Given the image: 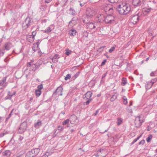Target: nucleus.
Here are the masks:
<instances>
[{
	"label": "nucleus",
	"mask_w": 157,
	"mask_h": 157,
	"mask_svg": "<svg viewBox=\"0 0 157 157\" xmlns=\"http://www.w3.org/2000/svg\"><path fill=\"white\" fill-rule=\"evenodd\" d=\"M117 10L121 14H127L131 10L130 6L125 2H120L117 6Z\"/></svg>",
	"instance_id": "1"
},
{
	"label": "nucleus",
	"mask_w": 157,
	"mask_h": 157,
	"mask_svg": "<svg viewBox=\"0 0 157 157\" xmlns=\"http://www.w3.org/2000/svg\"><path fill=\"white\" fill-rule=\"evenodd\" d=\"M32 19L28 17L25 19L22 24V28L23 30H26L33 24Z\"/></svg>",
	"instance_id": "2"
},
{
	"label": "nucleus",
	"mask_w": 157,
	"mask_h": 157,
	"mask_svg": "<svg viewBox=\"0 0 157 157\" xmlns=\"http://www.w3.org/2000/svg\"><path fill=\"white\" fill-rule=\"evenodd\" d=\"M27 128V122L24 121L21 123L18 128L17 132L21 134L23 133L26 130Z\"/></svg>",
	"instance_id": "3"
},
{
	"label": "nucleus",
	"mask_w": 157,
	"mask_h": 157,
	"mask_svg": "<svg viewBox=\"0 0 157 157\" xmlns=\"http://www.w3.org/2000/svg\"><path fill=\"white\" fill-rule=\"evenodd\" d=\"M144 120L140 116L136 117L135 121V125L136 127H140L143 122H144Z\"/></svg>",
	"instance_id": "4"
},
{
	"label": "nucleus",
	"mask_w": 157,
	"mask_h": 157,
	"mask_svg": "<svg viewBox=\"0 0 157 157\" xmlns=\"http://www.w3.org/2000/svg\"><path fill=\"white\" fill-rule=\"evenodd\" d=\"M104 9L106 12H107L109 13H111L113 12L115 8L109 4L105 5L104 7Z\"/></svg>",
	"instance_id": "5"
},
{
	"label": "nucleus",
	"mask_w": 157,
	"mask_h": 157,
	"mask_svg": "<svg viewBox=\"0 0 157 157\" xmlns=\"http://www.w3.org/2000/svg\"><path fill=\"white\" fill-rule=\"evenodd\" d=\"M106 23H113L115 22V18L112 15H108L105 19Z\"/></svg>",
	"instance_id": "6"
},
{
	"label": "nucleus",
	"mask_w": 157,
	"mask_h": 157,
	"mask_svg": "<svg viewBox=\"0 0 157 157\" xmlns=\"http://www.w3.org/2000/svg\"><path fill=\"white\" fill-rule=\"evenodd\" d=\"M88 8H87L86 11L82 16V20L84 23L87 26L88 23Z\"/></svg>",
	"instance_id": "7"
},
{
	"label": "nucleus",
	"mask_w": 157,
	"mask_h": 157,
	"mask_svg": "<svg viewBox=\"0 0 157 157\" xmlns=\"http://www.w3.org/2000/svg\"><path fill=\"white\" fill-rule=\"evenodd\" d=\"M63 88L62 86H59L57 87L56 90L53 92L52 96L58 95L59 96H62L63 95Z\"/></svg>",
	"instance_id": "8"
},
{
	"label": "nucleus",
	"mask_w": 157,
	"mask_h": 157,
	"mask_svg": "<svg viewBox=\"0 0 157 157\" xmlns=\"http://www.w3.org/2000/svg\"><path fill=\"white\" fill-rule=\"evenodd\" d=\"M107 153V151L103 149H100L97 151V154L96 156L98 157L100 156L102 157H105Z\"/></svg>",
	"instance_id": "9"
},
{
	"label": "nucleus",
	"mask_w": 157,
	"mask_h": 157,
	"mask_svg": "<svg viewBox=\"0 0 157 157\" xmlns=\"http://www.w3.org/2000/svg\"><path fill=\"white\" fill-rule=\"evenodd\" d=\"M70 120L71 123L72 124H76L78 122L77 117L75 115H73L70 117Z\"/></svg>",
	"instance_id": "10"
},
{
	"label": "nucleus",
	"mask_w": 157,
	"mask_h": 157,
	"mask_svg": "<svg viewBox=\"0 0 157 157\" xmlns=\"http://www.w3.org/2000/svg\"><path fill=\"white\" fill-rule=\"evenodd\" d=\"M97 23L95 24L93 23H89V29L90 31H95L96 30L97 27Z\"/></svg>",
	"instance_id": "11"
},
{
	"label": "nucleus",
	"mask_w": 157,
	"mask_h": 157,
	"mask_svg": "<svg viewBox=\"0 0 157 157\" xmlns=\"http://www.w3.org/2000/svg\"><path fill=\"white\" fill-rule=\"evenodd\" d=\"M139 16L136 14L133 16L131 19V22L133 24H136L139 21Z\"/></svg>",
	"instance_id": "12"
},
{
	"label": "nucleus",
	"mask_w": 157,
	"mask_h": 157,
	"mask_svg": "<svg viewBox=\"0 0 157 157\" xmlns=\"http://www.w3.org/2000/svg\"><path fill=\"white\" fill-rule=\"evenodd\" d=\"M12 47V44L11 43L9 42L5 43L4 47V49L6 50L7 51L9 50Z\"/></svg>",
	"instance_id": "13"
},
{
	"label": "nucleus",
	"mask_w": 157,
	"mask_h": 157,
	"mask_svg": "<svg viewBox=\"0 0 157 157\" xmlns=\"http://www.w3.org/2000/svg\"><path fill=\"white\" fill-rule=\"evenodd\" d=\"M6 78V77H4L2 80H0V86H3V87H5L7 85L6 83H5Z\"/></svg>",
	"instance_id": "14"
},
{
	"label": "nucleus",
	"mask_w": 157,
	"mask_h": 157,
	"mask_svg": "<svg viewBox=\"0 0 157 157\" xmlns=\"http://www.w3.org/2000/svg\"><path fill=\"white\" fill-rule=\"evenodd\" d=\"M42 125L41 121L40 120H38L37 122L34 124V127L36 128H38L39 127Z\"/></svg>",
	"instance_id": "15"
},
{
	"label": "nucleus",
	"mask_w": 157,
	"mask_h": 157,
	"mask_svg": "<svg viewBox=\"0 0 157 157\" xmlns=\"http://www.w3.org/2000/svg\"><path fill=\"white\" fill-rule=\"evenodd\" d=\"M11 153L10 151L6 150L2 153V155L4 156H6L7 157H9L11 154Z\"/></svg>",
	"instance_id": "16"
},
{
	"label": "nucleus",
	"mask_w": 157,
	"mask_h": 157,
	"mask_svg": "<svg viewBox=\"0 0 157 157\" xmlns=\"http://www.w3.org/2000/svg\"><path fill=\"white\" fill-rule=\"evenodd\" d=\"M31 150H33V151H35V152H33V155L34 157L35 156L38 154L40 151V149L39 148H35Z\"/></svg>",
	"instance_id": "17"
},
{
	"label": "nucleus",
	"mask_w": 157,
	"mask_h": 157,
	"mask_svg": "<svg viewBox=\"0 0 157 157\" xmlns=\"http://www.w3.org/2000/svg\"><path fill=\"white\" fill-rule=\"evenodd\" d=\"M77 32L74 29H71L69 32V34L71 36H73L76 35Z\"/></svg>",
	"instance_id": "18"
},
{
	"label": "nucleus",
	"mask_w": 157,
	"mask_h": 157,
	"mask_svg": "<svg viewBox=\"0 0 157 157\" xmlns=\"http://www.w3.org/2000/svg\"><path fill=\"white\" fill-rule=\"evenodd\" d=\"M88 93V91L86 92V93L83 96V99H86L87 100L86 102H84L83 103L84 105H88V98H87V94Z\"/></svg>",
	"instance_id": "19"
},
{
	"label": "nucleus",
	"mask_w": 157,
	"mask_h": 157,
	"mask_svg": "<svg viewBox=\"0 0 157 157\" xmlns=\"http://www.w3.org/2000/svg\"><path fill=\"white\" fill-rule=\"evenodd\" d=\"M141 3V1L140 0H132V4L135 6H137L139 5Z\"/></svg>",
	"instance_id": "20"
},
{
	"label": "nucleus",
	"mask_w": 157,
	"mask_h": 157,
	"mask_svg": "<svg viewBox=\"0 0 157 157\" xmlns=\"http://www.w3.org/2000/svg\"><path fill=\"white\" fill-rule=\"evenodd\" d=\"M35 36H34L33 35H29L27 36V39L29 40V38H31V40H29V42L30 43H32L35 39Z\"/></svg>",
	"instance_id": "21"
},
{
	"label": "nucleus",
	"mask_w": 157,
	"mask_h": 157,
	"mask_svg": "<svg viewBox=\"0 0 157 157\" xmlns=\"http://www.w3.org/2000/svg\"><path fill=\"white\" fill-rule=\"evenodd\" d=\"M33 151V150H31L28 152L26 154L25 157H34L32 153V152H35V151Z\"/></svg>",
	"instance_id": "22"
},
{
	"label": "nucleus",
	"mask_w": 157,
	"mask_h": 157,
	"mask_svg": "<svg viewBox=\"0 0 157 157\" xmlns=\"http://www.w3.org/2000/svg\"><path fill=\"white\" fill-rule=\"evenodd\" d=\"M95 14V11L94 10L90 9V11H89V17H91L94 16Z\"/></svg>",
	"instance_id": "23"
},
{
	"label": "nucleus",
	"mask_w": 157,
	"mask_h": 157,
	"mask_svg": "<svg viewBox=\"0 0 157 157\" xmlns=\"http://www.w3.org/2000/svg\"><path fill=\"white\" fill-rule=\"evenodd\" d=\"M98 19L100 22L105 21V17L102 14L99 15L98 16Z\"/></svg>",
	"instance_id": "24"
},
{
	"label": "nucleus",
	"mask_w": 157,
	"mask_h": 157,
	"mask_svg": "<svg viewBox=\"0 0 157 157\" xmlns=\"http://www.w3.org/2000/svg\"><path fill=\"white\" fill-rule=\"evenodd\" d=\"M69 11L71 15L73 16L75 15V11L74 9L71 7L69 10Z\"/></svg>",
	"instance_id": "25"
},
{
	"label": "nucleus",
	"mask_w": 157,
	"mask_h": 157,
	"mask_svg": "<svg viewBox=\"0 0 157 157\" xmlns=\"http://www.w3.org/2000/svg\"><path fill=\"white\" fill-rule=\"evenodd\" d=\"M37 69L36 66L35 64H32L30 68V71H35Z\"/></svg>",
	"instance_id": "26"
},
{
	"label": "nucleus",
	"mask_w": 157,
	"mask_h": 157,
	"mask_svg": "<svg viewBox=\"0 0 157 157\" xmlns=\"http://www.w3.org/2000/svg\"><path fill=\"white\" fill-rule=\"evenodd\" d=\"M123 122V120L120 118H118L117 120V124L118 125H121Z\"/></svg>",
	"instance_id": "27"
},
{
	"label": "nucleus",
	"mask_w": 157,
	"mask_h": 157,
	"mask_svg": "<svg viewBox=\"0 0 157 157\" xmlns=\"http://www.w3.org/2000/svg\"><path fill=\"white\" fill-rule=\"evenodd\" d=\"M41 93V90H36L35 91V94L37 97L39 96L40 95Z\"/></svg>",
	"instance_id": "28"
},
{
	"label": "nucleus",
	"mask_w": 157,
	"mask_h": 157,
	"mask_svg": "<svg viewBox=\"0 0 157 157\" xmlns=\"http://www.w3.org/2000/svg\"><path fill=\"white\" fill-rule=\"evenodd\" d=\"M72 52L71 51L69 50L68 49H67L66 50L65 54L66 55L68 56L71 54Z\"/></svg>",
	"instance_id": "29"
},
{
	"label": "nucleus",
	"mask_w": 157,
	"mask_h": 157,
	"mask_svg": "<svg viewBox=\"0 0 157 157\" xmlns=\"http://www.w3.org/2000/svg\"><path fill=\"white\" fill-rule=\"evenodd\" d=\"M52 31V29L50 27H48L44 31L45 33H49Z\"/></svg>",
	"instance_id": "30"
},
{
	"label": "nucleus",
	"mask_w": 157,
	"mask_h": 157,
	"mask_svg": "<svg viewBox=\"0 0 157 157\" xmlns=\"http://www.w3.org/2000/svg\"><path fill=\"white\" fill-rule=\"evenodd\" d=\"M39 48H37V46L36 45V44H34L32 47V50L34 51V52H35Z\"/></svg>",
	"instance_id": "31"
},
{
	"label": "nucleus",
	"mask_w": 157,
	"mask_h": 157,
	"mask_svg": "<svg viewBox=\"0 0 157 157\" xmlns=\"http://www.w3.org/2000/svg\"><path fill=\"white\" fill-rule=\"evenodd\" d=\"M151 9L150 8H144L143 9V11L144 12L147 13H149L151 10Z\"/></svg>",
	"instance_id": "32"
},
{
	"label": "nucleus",
	"mask_w": 157,
	"mask_h": 157,
	"mask_svg": "<svg viewBox=\"0 0 157 157\" xmlns=\"http://www.w3.org/2000/svg\"><path fill=\"white\" fill-rule=\"evenodd\" d=\"M88 36V33L87 31H84L83 33V37H84V38L87 37Z\"/></svg>",
	"instance_id": "33"
},
{
	"label": "nucleus",
	"mask_w": 157,
	"mask_h": 157,
	"mask_svg": "<svg viewBox=\"0 0 157 157\" xmlns=\"http://www.w3.org/2000/svg\"><path fill=\"white\" fill-rule=\"evenodd\" d=\"M152 138V135H150L148 136V137L147 138L146 140L147 142H149L150 141Z\"/></svg>",
	"instance_id": "34"
},
{
	"label": "nucleus",
	"mask_w": 157,
	"mask_h": 157,
	"mask_svg": "<svg viewBox=\"0 0 157 157\" xmlns=\"http://www.w3.org/2000/svg\"><path fill=\"white\" fill-rule=\"evenodd\" d=\"M77 19L75 17H73L72 18L71 20L73 21V25H75L76 23Z\"/></svg>",
	"instance_id": "35"
},
{
	"label": "nucleus",
	"mask_w": 157,
	"mask_h": 157,
	"mask_svg": "<svg viewBox=\"0 0 157 157\" xmlns=\"http://www.w3.org/2000/svg\"><path fill=\"white\" fill-rule=\"evenodd\" d=\"M70 121V119H67L64 121L62 123V124L63 125H65L67 124Z\"/></svg>",
	"instance_id": "36"
},
{
	"label": "nucleus",
	"mask_w": 157,
	"mask_h": 157,
	"mask_svg": "<svg viewBox=\"0 0 157 157\" xmlns=\"http://www.w3.org/2000/svg\"><path fill=\"white\" fill-rule=\"evenodd\" d=\"M80 73V72L78 71L73 76V78L74 79H75L77 77H78V76L79 75V74Z\"/></svg>",
	"instance_id": "37"
},
{
	"label": "nucleus",
	"mask_w": 157,
	"mask_h": 157,
	"mask_svg": "<svg viewBox=\"0 0 157 157\" xmlns=\"http://www.w3.org/2000/svg\"><path fill=\"white\" fill-rule=\"evenodd\" d=\"M71 78V75L70 74H68L65 78V80H67L68 79L70 78Z\"/></svg>",
	"instance_id": "38"
},
{
	"label": "nucleus",
	"mask_w": 157,
	"mask_h": 157,
	"mask_svg": "<svg viewBox=\"0 0 157 157\" xmlns=\"http://www.w3.org/2000/svg\"><path fill=\"white\" fill-rule=\"evenodd\" d=\"M117 98V97L115 95L113 96L110 98V100L111 101H114Z\"/></svg>",
	"instance_id": "39"
},
{
	"label": "nucleus",
	"mask_w": 157,
	"mask_h": 157,
	"mask_svg": "<svg viewBox=\"0 0 157 157\" xmlns=\"http://www.w3.org/2000/svg\"><path fill=\"white\" fill-rule=\"evenodd\" d=\"M12 95V94L10 92V91H8V95L9 97V98H6V99H11V98L12 96H11V95Z\"/></svg>",
	"instance_id": "40"
},
{
	"label": "nucleus",
	"mask_w": 157,
	"mask_h": 157,
	"mask_svg": "<svg viewBox=\"0 0 157 157\" xmlns=\"http://www.w3.org/2000/svg\"><path fill=\"white\" fill-rule=\"evenodd\" d=\"M37 88H38L37 90H40L41 89H42L43 88V84H41L40 85H39L37 86Z\"/></svg>",
	"instance_id": "41"
},
{
	"label": "nucleus",
	"mask_w": 157,
	"mask_h": 157,
	"mask_svg": "<svg viewBox=\"0 0 157 157\" xmlns=\"http://www.w3.org/2000/svg\"><path fill=\"white\" fill-rule=\"evenodd\" d=\"M123 103L124 104H126L127 103V99L126 98V97L125 96H124L123 98Z\"/></svg>",
	"instance_id": "42"
},
{
	"label": "nucleus",
	"mask_w": 157,
	"mask_h": 157,
	"mask_svg": "<svg viewBox=\"0 0 157 157\" xmlns=\"http://www.w3.org/2000/svg\"><path fill=\"white\" fill-rule=\"evenodd\" d=\"M5 50L2 49L0 50V57L3 56L4 54L5 53Z\"/></svg>",
	"instance_id": "43"
},
{
	"label": "nucleus",
	"mask_w": 157,
	"mask_h": 157,
	"mask_svg": "<svg viewBox=\"0 0 157 157\" xmlns=\"http://www.w3.org/2000/svg\"><path fill=\"white\" fill-rule=\"evenodd\" d=\"M111 3H117L119 0H108Z\"/></svg>",
	"instance_id": "44"
},
{
	"label": "nucleus",
	"mask_w": 157,
	"mask_h": 157,
	"mask_svg": "<svg viewBox=\"0 0 157 157\" xmlns=\"http://www.w3.org/2000/svg\"><path fill=\"white\" fill-rule=\"evenodd\" d=\"M152 86V85L151 83H150L149 84H147L146 86V88L149 89V88H150Z\"/></svg>",
	"instance_id": "45"
},
{
	"label": "nucleus",
	"mask_w": 157,
	"mask_h": 157,
	"mask_svg": "<svg viewBox=\"0 0 157 157\" xmlns=\"http://www.w3.org/2000/svg\"><path fill=\"white\" fill-rule=\"evenodd\" d=\"M38 40V41L36 42V44H36V45L37 46V48H39V45L40 44V42H39V41L41 42L42 41V40Z\"/></svg>",
	"instance_id": "46"
},
{
	"label": "nucleus",
	"mask_w": 157,
	"mask_h": 157,
	"mask_svg": "<svg viewBox=\"0 0 157 157\" xmlns=\"http://www.w3.org/2000/svg\"><path fill=\"white\" fill-rule=\"evenodd\" d=\"M53 58H54L55 59H58L59 58V55L57 54H56L54 55Z\"/></svg>",
	"instance_id": "47"
},
{
	"label": "nucleus",
	"mask_w": 157,
	"mask_h": 157,
	"mask_svg": "<svg viewBox=\"0 0 157 157\" xmlns=\"http://www.w3.org/2000/svg\"><path fill=\"white\" fill-rule=\"evenodd\" d=\"M73 21H72L71 20L69 22L68 26L69 27H71L73 26L74 25H73Z\"/></svg>",
	"instance_id": "48"
},
{
	"label": "nucleus",
	"mask_w": 157,
	"mask_h": 157,
	"mask_svg": "<svg viewBox=\"0 0 157 157\" xmlns=\"http://www.w3.org/2000/svg\"><path fill=\"white\" fill-rule=\"evenodd\" d=\"M115 49V48L114 47H112L109 50V52L110 53L112 52Z\"/></svg>",
	"instance_id": "49"
},
{
	"label": "nucleus",
	"mask_w": 157,
	"mask_h": 157,
	"mask_svg": "<svg viewBox=\"0 0 157 157\" xmlns=\"http://www.w3.org/2000/svg\"><path fill=\"white\" fill-rule=\"evenodd\" d=\"M58 129L59 130L62 131L63 129V128L62 126H59L58 127Z\"/></svg>",
	"instance_id": "50"
},
{
	"label": "nucleus",
	"mask_w": 157,
	"mask_h": 157,
	"mask_svg": "<svg viewBox=\"0 0 157 157\" xmlns=\"http://www.w3.org/2000/svg\"><path fill=\"white\" fill-rule=\"evenodd\" d=\"M23 139V136H20L18 139V140L20 141H21Z\"/></svg>",
	"instance_id": "51"
},
{
	"label": "nucleus",
	"mask_w": 157,
	"mask_h": 157,
	"mask_svg": "<svg viewBox=\"0 0 157 157\" xmlns=\"http://www.w3.org/2000/svg\"><path fill=\"white\" fill-rule=\"evenodd\" d=\"M141 137V136H139V137H138L137 138H136V139H135L133 141L132 143V144H134V143H135V142H136L139 139V138H140V137Z\"/></svg>",
	"instance_id": "52"
},
{
	"label": "nucleus",
	"mask_w": 157,
	"mask_h": 157,
	"mask_svg": "<svg viewBox=\"0 0 157 157\" xmlns=\"http://www.w3.org/2000/svg\"><path fill=\"white\" fill-rule=\"evenodd\" d=\"M52 61L54 63H57L58 60H57V59H55L54 58H52Z\"/></svg>",
	"instance_id": "53"
},
{
	"label": "nucleus",
	"mask_w": 157,
	"mask_h": 157,
	"mask_svg": "<svg viewBox=\"0 0 157 157\" xmlns=\"http://www.w3.org/2000/svg\"><path fill=\"white\" fill-rule=\"evenodd\" d=\"M86 2H83L82 1H81L80 2V5L81 6H84V5L86 3Z\"/></svg>",
	"instance_id": "54"
},
{
	"label": "nucleus",
	"mask_w": 157,
	"mask_h": 157,
	"mask_svg": "<svg viewBox=\"0 0 157 157\" xmlns=\"http://www.w3.org/2000/svg\"><path fill=\"white\" fill-rule=\"evenodd\" d=\"M106 61H107L106 59H104L103 60V61L102 62L101 64V65L102 66V65H103L105 64Z\"/></svg>",
	"instance_id": "55"
},
{
	"label": "nucleus",
	"mask_w": 157,
	"mask_h": 157,
	"mask_svg": "<svg viewBox=\"0 0 157 157\" xmlns=\"http://www.w3.org/2000/svg\"><path fill=\"white\" fill-rule=\"evenodd\" d=\"M11 116H12V114H9L8 117H6V121H7L8 120H9L10 119V118L11 117Z\"/></svg>",
	"instance_id": "56"
},
{
	"label": "nucleus",
	"mask_w": 157,
	"mask_h": 157,
	"mask_svg": "<svg viewBox=\"0 0 157 157\" xmlns=\"http://www.w3.org/2000/svg\"><path fill=\"white\" fill-rule=\"evenodd\" d=\"M104 47H101L98 50V51H99L100 52H101V51H103V49H104Z\"/></svg>",
	"instance_id": "57"
},
{
	"label": "nucleus",
	"mask_w": 157,
	"mask_h": 157,
	"mask_svg": "<svg viewBox=\"0 0 157 157\" xmlns=\"http://www.w3.org/2000/svg\"><path fill=\"white\" fill-rule=\"evenodd\" d=\"M32 65L31 62H28L27 63V65L28 67H31Z\"/></svg>",
	"instance_id": "58"
},
{
	"label": "nucleus",
	"mask_w": 157,
	"mask_h": 157,
	"mask_svg": "<svg viewBox=\"0 0 157 157\" xmlns=\"http://www.w3.org/2000/svg\"><path fill=\"white\" fill-rule=\"evenodd\" d=\"M52 0H45V2L46 3H50Z\"/></svg>",
	"instance_id": "59"
},
{
	"label": "nucleus",
	"mask_w": 157,
	"mask_h": 157,
	"mask_svg": "<svg viewBox=\"0 0 157 157\" xmlns=\"http://www.w3.org/2000/svg\"><path fill=\"white\" fill-rule=\"evenodd\" d=\"M144 140H142L139 143V144H144Z\"/></svg>",
	"instance_id": "60"
},
{
	"label": "nucleus",
	"mask_w": 157,
	"mask_h": 157,
	"mask_svg": "<svg viewBox=\"0 0 157 157\" xmlns=\"http://www.w3.org/2000/svg\"><path fill=\"white\" fill-rule=\"evenodd\" d=\"M36 31H33L32 33V35H33L34 36H36Z\"/></svg>",
	"instance_id": "61"
},
{
	"label": "nucleus",
	"mask_w": 157,
	"mask_h": 157,
	"mask_svg": "<svg viewBox=\"0 0 157 157\" xmlns=\"http://www.w3.org/2000/svg\"><path fill=\"white\" fill-rule=\"evenodd\" d=\"M33 100V98H30V100H29L28 101L30 103H31V102H32V101Z\"/></svg>",
	"instance_id": "62"
},
{
	"label": "nucleus",
	"mask_w": 157,
	"mask_h": 157,
	"mask_svg": "<svg viewBox=\"0 0 157 157\" xmlns=\"http://www.w3.org/2000/svg\"><path fill=\"white\" fill-rule=\"evenodd\" d=\"M5 135V133H0V138L4 136Z\"/></svg>",
	"instance_id": "63"
},
{
	"label": "nucleus",
	"mask_w": 157,
	"mask_h": 157,
	"mask_svg": "<svg viewBox=\"0 0 157 157\" xmlns=\"http://www.w3.org/2000/svg\"><path fill=\"white\" fill-rule=\"evenodd\" d=\"M49 154L50 153L48 152H46L45 154V155L48 157L49 155Z\"/></svg>",
	"instance_id": "64"
}]
</instances>
